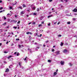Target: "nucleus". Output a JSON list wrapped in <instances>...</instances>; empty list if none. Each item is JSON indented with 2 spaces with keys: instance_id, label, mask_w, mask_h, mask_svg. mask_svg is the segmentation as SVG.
<instances>
[{
  "instance_id": "1",
  "label": "nucleus",
  "mask_w": 77,
  "mask_h": 77,
  "mask_svg": "<svg viewBox=\"0 0 77 77\" xmlns=\"http://www.w3.org/2000/svg\"><path fill=\"white\" fill-rule=\"evenodd\" d=\"M68 51L66 49H64L63 50V52L64 53H67Z\"/></svg>"
},
{
  "instance_id": "2",
  "label": "nucleus",
  "mask_w": 77,
  "mask_h": 77,
  "mask_svg": "<svg viewBox=\"0 0 77 77\" xmlns=\"http://www.w3.org/2000/svg\"><path fill=\"white\" fill-rule=\"evenodd\" d=\"M60 63L61 65H64V63H65V62L64 61H61L60 62Z\"/></svg>"
},
{
  "instance_id": "3",
  "label": "nucleus",
  "mask_w": 77,
  "mask_h": 77,
  "mask_svg": "<svg viewBox=\"0 0 77 77\" xmlns=\"http://www.w3.org/2000/svg\"><path fill=\"white\" fill-rule=\"evenodd\" d=\"M73 12H76L77 11V9L76 8H75L73 10Z\"/></svg>"
},
{
  "instance_id": "4",
  "label": "nucleus",
  "mask_w": 77,
  "mask_h": 77,
  "mask_svg": "<svg viewBox=\"0 0 77 77\" xmlns=\"http://www.w3.org/2000/svg\"><path fill=\"white\" fill-rule=\"evenodd\" d=\"M9 69L7 68L6 70H5V72H9Z\"/></svg>"
},
{
  "instance_id": "5",
  "label": "nucleus",
  "mask_w": 77,
  "mask_h": 77,
  "mask_svg": "<svg viewBox=\"0 0 77 77\" xmlns=\"http://www.w3.org/2000/svg\"><path fill=\"white\" fill-rule=\"evenodd\" d=\"M60 52V51H57L56 53L57 54H59Z\"/></svg>"
},
{
  "instance_id": "6",
  "label": "nucleus",
  "mask_w": 77,
  "mask_h": 77,
  "mask_svg": "<svg viewBox=\"0 0 77 77\" xmlns=\"http://www.w3.org/2000/svg\"><path fill=\"white\" fill-rule=\"evenodd\" d=\"M20 14H21V15H23V14H24V11H21L20 13Z\"/></svg>"
},
{
  "instance_id": "7",
  "label": "nucleus",
  "mask_w": 77,
  "mask_h": 77,
  "mask_svg": "<svg viewBox=\"0 0 77 77\" xmlns=\"http://www.w3.org/2000/svg\"><path fill=\"white\" fill-rule=\"evenodd\" d=\"M6 24V23L5 22L4 23H3L2 24V26H5Z\"/></svg>"
},
{
  "instance_id": "8",
  "label": "nucleus",
  "mask_w": 77,
  "mask_h": 77,
  "mask_svg": "<svg viewBox=\"0 0 77 77\" xmlns=\"http://www.w3.org/2000/svg\"><path fill=\"white\" fill-rule=\"evenodd\" d=\"M27 58V57H26L25 58H23V60L25 61V60H26Z\"/></svg>"
},
{
  "instance_id": "9",
  "label": "nucleus",
  "mask_w": 77,
  "mask_h": 77,
  "mask_svg": "<svg viewBox=\"0 0 77 77\" xmlns=\"http://www.w3.org/2000/svg\"><path fill=\"white\" fill-rule=\"evenodd\" d=\"M54 75H56L57 74V72H54Z\"/></svg>"
},
{
  "instance_id": "10",
  "label": "nucleus",
  "mask_w": 77,
  "mask_h": 77,
  "mask_svg": "<svg viewBox=\"0 0 77 77\" xmlns=\"http://www.w3.org/2000/svg\"><path fill=\"white\" fill-rule=\"evenodd\" d=\"M63 42H61L60 45L61 46H63Z\"/></svg>"
},
{
  "instance_id": "11",
  "label": "nucleus",
  "mask_w": 77,
  "mask_h": 77,
  "mask_svg": "<svg viewBox=\"0 0 77 77\" xmlns=\"http://www.w3.org/2000/svg\"><path fill=\"white\" fill-rule=\"evenodd\" d=\"M53 16V15H50L48 17V18H50V17H51Z\"/></svg>"
},
{
  "instance_id": "12",
  "label": "nucleus",
  "mask_w": 77,
  "mask_h": 77,
  "mask_svg": "<svg viewBox=\"0 0 77 77\" xmlns=\"http://www.w3.org/2000/svg\"><path fill=\"white\" fill-rule=\"evenodd\" d=\"M23 8H24L25 7H26V6L25 5V4H23Z\"/></svg>"
},
{
  "instance_id": "13",
  "label": "nucleus",
  "mask_w": 77,
  "mask_h": 77,
  "mask_svg": "<svg viewBox=\"0 0 77 77\" xmlns=\"http://www.w3.org/2000/svg\"><path fill=\"white\" fill-rule=\"evenodd\" d=\"M48 62H50H50H51V60H48Z\"/></svg>"
},
{
  "instance_id": "14",
  "label": "nucleus",
  "mask_w": 77,
  "mask_h": 77,
  "mask_svg": "<svg viewBox=\"0 0 77 77\" xmlns=\"http://www.w3.org/2000/svg\"><path fill=\"white\" fill-rule=\"evenodd\" d=\"M18 8H20V9H23V8H22V6L19 7Z\"/></svg>"
},
{
  "instance_id": "15",
  "label": "nucleus",
  "mask_w": 77,
  "mask_h": 77,
  "mask_svg": "<svg viewBox=\"0 0 77 77\" xmlns=\"http://www.w3.org/2000/svg\"><path fill=\"white\" fill-rule=\"evenodd\" d=\"M28 50L29 51H30V52H31V49H30L29 48H28Z\"/></svg>"
},
{
  "instance_id": "16",
  "label": "nucleus",
  "mask_w": 77,
  "mask_h": 77,
  "mask_svg": "<svg viewBox=\"0 0 77 77\" xmlns=\"http://www.w3.org/2000/svg\"><path fill=\"white\" fill-rule=\"evenodd\" d=\"M70 23L71 22H67V24H70Z\"/></svg>"
},
{
  "instance_id": "17",
  "label": "nucleus",
  "mask_w": 77,
  "mask_h": 77,
  "mask_svg": "<svg viewBox=\"0 0 77 77\" xmlns=\"http://www.w3.org/2000/svg\"><path fill=\"white\" fill-rule=\"evenodd\" d=\"M32 9H33L34 10H35V9H36V7H34L32 8Z\"/></svg>"
},
{
  "instance_id": "18",
  "label": "nucleus",
  "mask_w": 77,
  "mask_h": 77,
  "mask_svg": "<svg viewBox=\"0 0 77 77\" xmlns=\"http://www.w3.org/2000/svg\"><path fill=\"white\" fill-rule=\"evenodd\" d=\"M18 64H19V65H20V66H21V63H20V62H19L18 63Z\"/></svg>"
},
{
  "instance_id": "19",
  "label": "nucleus",
  "mask_w": 77,
  "mask_h": 77,
  "mask_svg": "<svg viewBox=\"0 0 77 77\" xmlns=\"http://www.w3.org/2000/svg\"><path fill=\"white\" fill-rule=\"evenodd\" d=\"M16 41H19V40H20V39H19V38H16Z\"/></svg>"
},
{
  "instance_id": "20",
  "label": "nucleus",
  "mask_w": 77,
  "mask_h": 77,
  "mask_svg": "<svg viewBox=\"0 0 77 77\" xmlns=\"http://www.w3.org/2000/svg\"><path fill=\"white\" fill-rule=\"evenodd\" d=\"M41 26H42V25L41 24H40L38 25V27H41Z\"/></svg>"
},
{
  "instance_id": "21",
  "label": "nucleus",
  "mask_w": 77,
  "mask_h": 77,
  "mask_svg": "<svg viewBox=\"0 0 77 77\" xmlns=\"http://www.w3.org/2000/svg\"><path fill=\"white\" fill-rule=\"evenodd\" d=\"M41 36H42V34H41L40 35H39V36L38 35V37H41Z\"/></svg>"
},
{
  "instance_id": "22",
  "label": "nucleus",
  "mask_w": 77,
  "mask_h": 77,
  "mask_svg": "<svg viewBox=\"0 0 77 77\" xmlns=\"http://www.w3.org/2000/svg\"><path fill=\"white\" fill-rule=\"evenodd\" d=\"M73 21H75L76 19L75 18H73Z\"/></svg>"
},
{
  "instance_id": "23",
  "label": "nucleus",
  "mask_w": 77,
  "mask_h": 77,
  "mask_svg": "<svg viewBox=\"0 0 77 77\" xmlns=\"http://www.w3.org/2000/svg\"><path fill=\"white\" fill-rule=\"evenodd\" d=\"M26 34H27V35H28V34H29V32H26Z\"/></svg>"
},
{
  "instance_id": "24",
  "label": "nucleus",
  "mask_w": 77,
  "mask_h": 77,
  "mask_svg": "<svg viewBox=\"0 0 77 77\" xmlns=\"http://www.w3.org/2000/svg\"><path fill=\"white\" fill-rule=\"evenodd\" d=\"M69 64L70 65V66H72V64L71 63H69Z\"/></svg>"
},
{
  "instance_id": "25",
  "label": "nucleus",
  "mask_w": 77,
  "mask_h": 77,
  "mask_svg": "<svg viewBox=\"0 0 77 77\" xmlns=\"http://www.w3.org/2000/svg\"><path fill=\"white\" fill-rule=\"evenodd\" d=\"M9 8L10 9H12V7H10Z\"/></svg>"
},
{
  "instance_id": "26",
  "label": "nucleus",
  "mask_w": 77,
  "mask_h": 77,
  "mask_svg": "<svg viewBox=\"0 0 77 77\" xmlns=\"http://www.w3.org/2000/svg\"><path fill=\"white\" fill-rule=\"evenodd\" d=\"M53 1V0H49V2H51Z\"/></svg>"
},
{
  "instance_id": "27",
  "label": "nucleus",
  "mask_w": 77,
  "mask_h": 77,
  "mask_svg": "<svg viewBox=\"0 0 77 77\" xmlns=\"http://www.w3.org/2000/svg\"><path fill=\"white\" fill-rule=\"evenodd\" d=\"M33 15H36V14L35 13H34Z\"/></svg>"
},
{
  "instance_id": "28",
  "label": "nucleus",
  "mask_w": 77,
  "mask_h": 77,
  "mask_svg": "<svg viewBox=\"0 0 77 77\" xmlns=\"http://www.w3.org/2000/svg\"><path fill=\"white\" fill-rule=\"evenodd\" d=\"M19 23H20V21H19L18 23H17V24H19Z\"/></svg>"
},
{
  "instance_id": "29",
  "label": "nucleus",
  "mask_w": 77,
  "mask_h": 77,
  "mask_svg": "<svg viewBox=\"0 0 77 77\" xmlns=\"http://www.w3.org/2000/svg\"><path fill=\"white\" fill-rule=\"evenodd\" d=\"M20 54H19V53L18 52L17 53V56H19V55Z\"/></svg>"
},
{
  "instance_id": "30",
  "label": "nucleus",
  "mask_w": 77,
  "mask_h": 77,
  "mask_svg": "<svg viewBox=\"0 0 77 77\" xmlns=\"http://www.w3.org/2000/svg\"><path fill=\"white\" fill-rule=\"evenodd\" d=\"M19 48H21V46L20 45H19Z\"/></svg>"
},
{
  "instance_id": "31",
  "label": "nucleus",
  "mask_w": 77,
  "mask_h": 77,
  "mask_svg": "<svg viewBox=\"0 0 77 77\" xmlns=\"http://www.w3.org/2000/svg\"><path fill=\"white\" fill-rule=\"evenodd\" d=\"M4 17V20H6V18L5 17Z\"/></svg>"
},
{
  "instance_id": "32",
  "label": "nucleus",
  "mask_w": 77,
  "mask_h": 77,
  "mask_svg": "<svg viewBox=\"0 0 77 77\" xmlns=\"http://www.w3.org/2000/svg\"><path fill=\"white\" fill-rule=\"evenodd\" d=\"M17 52H16L14 53V54H17Z\"/></svg>"
},
{
  "instance_id": "33",
  "label": "nucleus",
  "mask_w": 77,
  "mask_h": 77,
  "mask_svg": "<svg viewBox=\"0 0 77 77\" xmlns=\"http://www.w3.org/2000/svg\"><path fill=\"white\" fill-rule=\"evenodd\" d=\"M59 24H60V22H59L57 23V25H59Z\"/></svg>"
},
{
  "instance_id": "34",
  "label": "nucleus",
  "mask_w": 77,
  "mask_h": 77,
  "mask_svg": "<svg viewBox=\"0 0 77 77\" xmlns=\"http://www.w3.org/2000/svg\"><path fill=\"white\" fill-rule=\"evenodd\" d=\"M4 53H7L8 52L6 51H4Z\"/></svg>"
},
{
  "instance_id": "35",
  "label": "nucleus",
  "mask_w": 77,
  "mask_h": 77,
  "mask_svg": "<svg viewBox=\"0 0 77 77\" xmlns=\"http://www.w3.org/2000/svg\"><path fill=\"white\" fill-rule=\"evenodd\" d=\"M54 51V49H52V51Z\"/></svg>"
},
{
  "instance_id": "36",
  "label": "nucleus",
  "mask_w": 77,
  "mask_h": 77,
  "mask_svg": "<svg viewBox=\"0 0 77 77\" xmlns=\"http://www.w3.org/2000/svg\"><path fill=\"white\" fill-rule=\"evenodd\" d=\"M2 9H3V7H1L0 8V10H2Z\"/></svg>"
},
{
  "instance_id": "37",
  "label": "nucleus",
  "mask_w": 77,
  "mask_h": 77,
  "mask_svg": "<svg viewBox=\"0 0 77 77\" xmlns=\"http://www.w3.org/2000/svg\"><path fill=\"white\" fill-rule=\"evenodd\" d=\"M58 36H60V37L62 36V35H58Z\"/></svg>"
},
{
  "instance_id": "38",
  "label": "nucleus",
  "mask_w": 77,
  "mask_h": 77,
  "mask_svg": "<svg viewBox=\"0 0 77 77\" xmlns=\"http://www.w3.org/2000/svg\"><path fill=\"white\" fill-rule=\"evenodd\" d=\"M3 11H0V13H2V12H3Z\"/></svg>"
},
{
  "instance_id": "39",
  "label": "nucleus",
  "mask_w": 77,
  "mask_h": 77,
  "mask_svg": "<svg viewBox=\"0 0 77 77\" xmlns=\"http://www.w3.org/2000/svg\"><path fill=\"white\" fill-rule=\"evenodd\" d=\"M57 24V22H56L54 23V24Z\"/></svg>"
},
{
  "instance_id": "40",
  "label": "nucleus",
  "mask_w": 77,
  "mask_h": 77,
  "mask_svg": "<svg viewBox=\"0 0 77 77\" xmlns=\"http://www.w3.org/2000/svg\"><path fill=\"white\" fill-rule=\"evenodd\" d=\"M42 24H44V21H43L42 22Z\"/></svg>"
},
{
  "instance_id": "41",
  "label": "nucleus",
  "mask_w": 77,
  "mask_h": 77,
  "mask_svg": "<svg viewBox=\"0 0 77 77\" xmlns=\"http://www.w3.org/2000/svg\"><path fill=\"white\" fill-rule=\"evenodd\" d=\"M14 29H17V27H14Z\"/></svg>"
},
{
  "instance_id": "42",
  "label": "nucleus",
  "mask_w": 77,
  "mask_h": 77,
  "mask_svg": "<svg viewBox=\"0 0 77 77\" xmlns=\"http://www.w3.org/2000/svg\"><path fill=\"white\" fill-rule=\"evenodd\" d=\"M39 11V9L38 8L37 10V11Z\"/></svg>"
},
{
  "instance_id": "43",
  "label": "nucleus",
  "mask_w": 77,
  "mask_h": 77,
  "mask_svg": "<svg viewBox=\"0 0 77 77\" xmlns=\"http://www.w3.org/2000/svg\"><path fill=\"white\" fill-rule=\"evenodd\" d=\"M48 26H50V23H48Z\"/></svg>"
},
{
  "instance_id": "44",
  "label": "nucleus",
  "mask_w": 77,
  "mask_h": 77,
  "mask_svg": "<svg viewBox=\"0 0 77 77\" xmlns=\"http://www.w3.org/2000/svg\"><path fill=\"white\" fill-rule=\"evenodd\" d=\"M2 43H0V46H1V45H2Z\"/></svg>"
},
{
  "instance_id": "45",
  "label": "nucleus",
  "mask_w": 77,
  "mask_h": 77,
  "mask_svg": "<svg viewBox=\"0 0 77 77\" xmlns=\"http://www.w3.org/2000/svg\"><path fill=\"white\" fill-rule=\"evenodd\" d=\"M32 23H28L29 25V24H30Z\"/></svg>"
},
{
  "instance_id": "46",
  "label": "nucleus",
  "mask_w": 77,
  "mask_h": 77,
  "mask_svg": "<svg viewBox=\"0 0 77 77\" xmlns=\"http://www.w3.org/2000/svg\"><path fill=\"white\" fill-rule=\"evenodd\" d=\"M8 43H9V42H6V44H8Z\"/></svg>"
},
{
  "instance_id": "47",
  "label": "nucleus",
  "mask_w": 77,
  "mask_h": 77,
  "mask_svg": "<svg viewBox=\"0 0 77 77\" xmlns=\"http://www.w3.org/2000/svg\"><path fill=\"white\" fill-rule=\"evenodd\" d=\"M27 11H28L29 12H30V11L29 10H27Z\"/></svg>"
},
{
  "instance_id": "48",
  "label": "nucleus",
  "mask_w": 77,
  "mask_h": 77,
  "mask_svg": "<svg viewBox=\"0 0 77 77\" xmlns=\"http://www.w3.org/2000/svg\"><path fill=\"white\" fill-rule=\"evenodd\" d=\"M29 34H30L31 35H32V33L30 32H29Z\"/></svg>"
},
{
  "instance_id": "49",
  "label": "nucleus",
  "mask_w": 77,
  "mask_h": 77,
  "mask_svg": "<svg viewBox=\"0 0 77 77\" xmlns=\"http://www.w3.org/2000/svg\"><path fill=\"white\" fill-rule=\"evenodd\" d=\"M9 57H10V58H11V57H12V56H9Z\"/></svg>"
},
{
  "instance_id": "50",
  "label": "nucleus",
  "mask_w": 77,
  "mask_h": 77,
  "mask_svg": "<svg viewBox=\"0 0 77 77\" xmlns=\"http://www.w3.org/2000/svg\"><path fill=\"white\" fill-rule=\"evenodd\" d=\"M13 21H14V23H16L17 21H16L15 20H13Z\"/></svg>"
},
{
  "instance_id": "51",
  "label": "nucleus",
  "mask_w": 77,
  "mask_h": 77,
  "mask_svg": "<svg viewBox=\"0 0 77 77\" xmlns=\"http://www.w3.org/2000/svg\"><path fill=\"white\" fill-rule=\"evenodd\" d=\"M56 72H57V71H58V69H57L56 70Z\"/></svg>"
},
{
  "instance_id": "52",
  "label": "nucleus",
  "mask_w": 77,
  "mask_h": 77,
  "mask_svg": "<svg viewBox=\"0 0 77 77\" xmlns=\"http://www.w3.org/2000/svg\"><path fill=\"white\" fill-rule=\"evenodd\" d=\"M33 24H35V22H34L33 23Z\"/></svg>"
},
{
  "instance_id": "53",
  "label": "nucleus",
  "mask_w": 77,
  "mask_h": 77,
  "mask_svg": "<svg viewBox=\"0 0 77 77\" xmlns=\"http://www.w3.org/2000/svg\"><path fill=\"white\" fill-rule=\"evenodd\" d=\"M21 46H22V47H24V46L23 45H22Z\"/></svg>"
},
{
  "instance_id": "54",
  "label": "nucleus",
  "mask_w": 77,
  "mask_h": 77,
  "mask_svg": "<svg viewBox=\"0 0 77 77\" xmlns=\"http://www.w3.org/2000/svg\"><path fill=\"white\" fill-rule=\"evenodd\" d=\"M46 42L47 43H48V41H46Z\"/></svg>"
},
{
  "instance_id": "55",
  "label": "nucleus",
  "mask_w": 77,
  "mask_h": 77,
  "mask_svg": "<svg viewBox=\"0 0 77 77\" xmlns=\"http://www.w3.org/2000/svg\"><path fill=\"white\" fill-rule=\"evenodd\" d=\"M2 1L1 0L0 1V3H2Z\"/></svg>"
},
{
  "instance_id": "56",
  "label": "nucleus",
  "mask_w": 77,
  "mask_h": 77,
  "mask_svg": "<svg viewBox=\"0 0 77 77\" xmlns=\"http://www.w3.org/2000/svg\"><path fill=\"white\" fill-rule=\"evenodd\" d=\"M56 47V46H53V48H54V47Z\"/></svg>"
},
{
  "instance_id": "57",
  "label": "nucleus",
  "mask_w": 77,
  "mask_h": 77,
  "mask_svg": "<svg viewBox=\"0 0 77 77\" xmlns=\"http://www.w3.org/2000/svg\"><path fill=\"white\" fill-rule=\"evenodd\" d=\"M8 59H10V57H8Z\"/></svg>"
},
{
  "instance_id": "58",
  "label": "nucleus",
  "mask_w": 77,
  "mask_h": 77,
  "mask_svg": "<svg viewBox=\"0 0 77 77\" xmlns=\"http://www.w3.org/2000/svg\"><path fill=\"white\" fill-rule=\"evenodd\" d=\"M43 46H44V47H45V45H44Z\"/></svg>"
},
{
  "instance_id": "59",
  "label": "nucleus",
  "mask_w": 77,
  "mask_h": 77,
  "mask_svg": "<svg viewBox=\"0 0 77 77\" xmlns=\"http://www.w3.org/2000/svg\"><path fill=\"white\" fill-rule=\"evenodd\" d=\"M37 48H39V47H37Z\"/></svg>"
},
{
  "instance_id": "60",
  "label": "nucleus",
  "mask_w": 77,
  "mask_h": 77,
  "mask_svg": "<svg viewBox=\"0 0 77 77\" xmlns=\"http://www.w3.org/2000/svg\"><path fill=\"white\" fill-rule=\"evenodd\" d=\"M15 17H16V18H17V16L15 15Z\"/></svg>"
},
{
  "instance_id": "61",
  "label": "nucleus",
  "mask_w": 77,
  "mask_h": 77,
  "mask_svg": "<svg viewBox=\"0 0 77 77\" xmlns=\"http://www.w3.org/2000/svg\"><path fill=\"white\" fill-rule=\"evenodd\" d=\"M74 15H77V14H74Z\"/></svg>"
},
{
  "instance_id": "62",
  "label": "nucleus",
  "mask_w": 77,
  "mask_h": 77,
  "mask_svg": "<svg viewBox=\"0 0 77 77\" xmlns=\"http://www.w3.org/2000/svg\"><path fill=\"white\" fill-rule=\"evenodd\" d=\"M35 44H37V42H35Z\"/></svg>"
},
{
  "instance_id": "63",
  "label": "nucleus",
  "mask_w": 77,
  "mask_h": 77,
  "mask_svg": "<svg viewBox=\"0 0 77 77\" xmlns=\"http://www.w3.org/2000/svg\"><path fill=\"white\" fill-rule=\"evenodd\" d=\"M10 15V14H7V15Z\"/></svg>"
},
{
  "instance_id": "64",
  "label": "nucleus",
  "mask_w": 77,
  "mask_h": 77,
  "mask_svg": "<svg viewBox=\"0 0 77 77\" xmlns=\"http://www.w3.org/2000/svg\"><path fill=\"white\" fill-rule=\"evenodd\" d=\"M55 13H56V14H57V11H56V12H55Z\"/></svg>"
}]
</instances>
